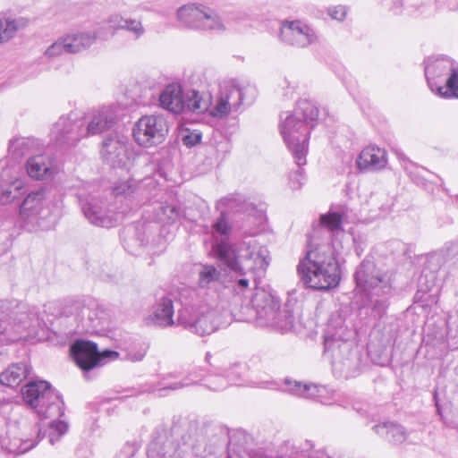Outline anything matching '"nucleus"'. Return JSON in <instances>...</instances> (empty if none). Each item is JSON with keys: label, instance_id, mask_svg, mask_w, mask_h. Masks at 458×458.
<instances>
[{"label": "nucleus", "instance_id": "nucleus-27", "mask_svg": "<svg viewBox=\"0 0 458 458\" xmlns=\"http://www.w3.org/2000/svg\"><path fill=\"white\" fill-rule=\"evenodd\" d=\"M360 170L377 171L384 168L387 163L386 152L384 148L370 145L362 149L357 160Z\"/></svg>", "mask_w": 458, "mask_h": 458}, {"label": "nucleus", "instance_id": "nucleus-44", "mask_svg": "<svg viewBox=\"0 0 458 458\" xmlns=\"http://www.w3.org/2000/svg\"><path fill=\"white\" fill-rule=\"evenodd\" d=\"M202 134L198 130H185V131L182 133V143L191 148L194 147L197 144H199L201 140Z\"/></svg>", "mask_w": 458, "mask_h": 458}, {"label": "nucleus", "instance_id": "nucleus-1", "mask_svg": "<svg viewBox=\"0 0 458 458\" xmlns=\"http://www.w3.org/2000/svg\"><path fill=\"white\" fill-rule=\"evenodd\" d=\"M344 217V210H329L320 216L318 225L314 227L306 254L297 266L301 280L307 287L327 291L338 285L340 266L330 241L332 235L341 230Z\"/></svg>", "mask_w": 458, "mask_h": 458}, {"label": "nucleus", "instance_id": "nucleus-35", "mask_svg": "<svg viewBox=\"0 0 458 458\" xmlns=\"http://www.w3.org/2000/svg\"><path fill=\"white\" fill-rule=\"evenodd\" d=\"M185 107L194 113H204L207 111L211 103V97L208 95L204 97L199 91L191 90L187 93L186 99H184Z\"/></svg>", "mask_w": 458, "mask_h": 458}, {"label": "nucleus", "instance_id": "nucleus-3", "mask_svg": "<svg viewBox=\"0 0 458 458\" xmlns=\"http://www.w3.org/2000/svg\"><path fill=\"white\" fill-rule=\"evenodd\" d=\"M213 250L216 258L222 261L231 272L238 274L241 278L235 280L233 290L241 298H246L250 293V275L256 284L257 279L264 276L268 267V250L260 245L256 239L243 241L239 252L236 253L232 245L221 241L214 244Z\"/></svg>", "mask_w": 458, "mask_h": 458}, {"label": "nucleus", "instance_id": "nucleus-46", "mask_svg": "<svg viewBox=\"0 0 458 458\" xmlns=\"http://www.w3.org/2000/svg\"><path fill=\"white\" fill-rule=\"evenodd\" d=\"M125 19L126 18L120 13H113L107 18L106 23L114 32H116L117 30L123 29Z\"/></svg>", "mask_w": 458, "mask_h": 458}, {"label": "nucleus", "instance_id": "nucleus-10", "mask_svg": "<svg viewBox=\"0 0 458 458\" xmlns=\"http://www.w3.org/2000/svg\"><path fill=\"white\" fill-rule=\"evenodd\" d=\"M250 303L260 327H270L282 333L293 327V312L288 309L280 310L279 301L271 292L256 286Z\"/></svg>", "mask_w": 458, "mask_h": 458}, {"label": "nucleus", "instance_id": "nucleus-40", "mask_svg": "<svg viewBox=\"0 0 458 458\" xmlns=\"http://www.w3.org/2000/svg\"><path fill=\"white\" fill-rule=\"evenodd\" d=\"M123 24V30L130 33L134 39H140L146 33L145 27L139 19L126 17Z\"/></svg>", "mask_w": 458, "mask_h": 458}, {"label": "nucleus", "instance_id": "nucleus-39", "mask_svg": "<svg viewBox=\"0 0 458 458\" xmlns=\"http://www.w3.org/2000/svg\"><path fill=\"white\" fill-rule=\"evenodd\" d=\"M402 165L408 175L417 184L420 183L423 177V173H428V169L416 165L415 163L410 161L408 158L402 157Z\"/></svg>", "mask_w": 458, "mask_h": 458}, {"label": "nucleus", "instance_id": "nucleus-31", "mask_svg": "<svg viewBox=\"0 0 458 458\" xmlns=\"http://www.w3.org/2000/svg\"><path fill=\"white\" fill-rule=\"evenodd\" d=\"M184 448H176L175 445L172 442L166 443L162 449L164 452H161V446L159 443L157 441H152L148 447V458H188L189 455H186V446Z\"/></svg>", "mask_w": 458, "mask_h": 458}, {"label": "nucleus", "instance_id": "nucleus-53", "mask_svg": "<svg viewBox=\"0 0 458 458\" xmlns=\"http://www.w3.org/2000/svg\"><path fill=\"white\" fill-rule=\"evenodd\" d=\"M5 340L6 341H15L16 338L15 337H7Z\"/></svg>", "mask_w": 458, "mask_h": 458}, {"label": "nucleus", "instance_id": "nucleus-52", "mask_svg": "<svg viewBox=\"0 0 458 458\" xmlns=\"http://www.w3.org/2000/svg\"><path fill=\"white\" fill-rule=\"evenodd\" d=\"M34 445H35V444L33 443V444H31L30 446H26V447H24L23 451H28V450H30V448H32Z\"/></svg>", "mask_w": 458, "mask_h": 458}, {"label": "nucleus", "instance_id": "nucleus-25", "mask_svg": "<svg viewBox=\"0 0 458 458\" xmlns=\"http://www.w3.org/2000/svg\"><path fill=\"white\" fill-rule=\"evenodd\" d=\"M26 170L30 178L43 181L54 177L58 172V166L56 161L50 156L38 154L29 157Z\"/></svg>", "mask_w": 458, "mask_h": 458}, {"label": "nucleus", "instance_id": "nucleus-48", "mask_svg": "<svg viewBox=\"0 0 458 458\" xmlns=\"http://www.w3.org/2000/svg\"><path fill=\"white\" fill-rule=\"evenodd\" d=\"M134 453L135 449L132 445H126L116 454L115 458H132Z\"/></svg>", "mask_w": 458, "mask_h": 458}, {"label": "nucleus", "instance_id": "nucleus-54", "mask_svg": "<svg viewBox=\"0 0 458 458\" xmlns=\"http://www.w3.org/2000/svg\"><path fill=\"white\" fill-rule=\"evenodd\" d=\"M247 231H249L250 233H255L254 232H252V228H250Z\"/></svg>", "mask_w": 458, "mask_h": 458}, {"label": "nucleus", "instance_id": "nucleus-11", "mask_svg": "<svg viewBox=\"0 0 458 458\" xmlns=\"http://www.w3.org/2000/svg\"><path fill=\"white\" fill-rule=\"evenodd\" d=\"M425 76L432 92L445 98H458V64L446 56L430 58Z\"/></svg>", "mask_w": 458, "mask_h": 458}, {"label": "nucleus", "instance_id": "nucleus-37", "mask_svg": "<svg viewBox=\"0 0 458 458\" xmlns=\"http://www.w3.org/2000/svg\"><path fill=\"white\" fill-rule=\"evenodd\" d=\"M181 209L174 204H161L157 208V218L165 223H174L181 217Z\"/></svg>", "mask_w": 458, "mask_h": 458}, {"label": "nucleus", "instance_id": "nucleus-8", "mask_svg": "<svg viewBox=\"0 0 458 458\" xmlns=\"http://www.w3.org/2000/svg\"><path fill=\"white\" fill-rule=\"evenodd\" d=\"M50 191L39 188L30 191L23 199L19 210V222L27 231L55 228L60 216L61 206L49 199Z\"/></svg>", "mask_w": 458, "mask_h": 458}, {"label": "nucleus", "instance_id": "nucleus-42", "mask_svg": "<svg viewBox=\"0 0 458 458\" xmlns=\"http://www.w3.org/2000/svg\"><path fill=\"white\" fill-rule=\"evenodd\" d=\"M64 53H68V48L66 47V42H64V37H62L49 46L46 49L44 55L47 58H55Z\"/></svg>", "mask_w": 458, "mask_h": 458}, {"label": "nucleus", "instance_id": "nucleus-38", "mask_svg": "<svg viewBox=\"0 0 458 458\" xmlns=\"http://www.w3.org/2000/svg\"><path fill=\"white\" fill-rule=\"evenodd\" d=\"M148 350L145 343H132L125 350L124 359L132 362H138L144 359Z\"/></svg>", "mask_w": 458, "mask_h": 458}, {"label": "nucleus", "instance_id": "nucleus-51", "mask_svg": "<svg viewBox=\"0 0 458 458\" xmlns=\"http://www.w3.org/2000/svg\"><path fill=\"white\" fill-rule=\"evenodd\" d=\"M224 145H225L224 146V152H229V150H230V143H229V141L225 140L224 141Z\"/></svg>", "mask_w": 458, "mask_h": 458}, {"label": "nucleus", "instance_id": "nucleus-30", "mask_svg": "<svg viewBox=\"0 0 458 458\" xmlns=\"http://www.w3.org/2000/svg\"><path fill=\"white\" fill-rule=\"evenodd\" d=\"M29 374L30 369L25 362L13 363L1 373L0 385L9 387L17 386Z\"/></svg>", "mask_w": 458, "mask_h": 458}, {"label": "nucleus", "instance_id": "nucleus-33", "mask_svg": "<svg viewBox=\"0 0 458 458\" xmlns=\"http://www.w3.org/2000/svg\"><path fill=\"white\" fill-rule=\"evenodd\" d=\"M377 434L394 444H401L406 439L404 428L394 422H385L373 427Z\"/></svg>", "mask_w": 458, "mask_h": 458}, {"label": "nucleus", "instance_id": "nucleus-12", "mask_svg": "<svg viewBox=\"0 0 458 458\" xmlns=\"http://www.w3.org/2000/svg\"><path fill=\"white\" fill-rule=\"evenodd\" d=\"M255 88L244 81L232 80L224 82L210 110L213 117L223 118L231 113H237L245 101H253Z\"/></svg>", "mask_w": 458, "mask_h": 458}, {"label": "nucleus", "instance_id": "nucleus-36", "mask_svg": "<svg viewBox=\"0 0 458 458\" xmlns=\"http://www.w3.org/2000/svg\"><path fill=\"white\" fill-rule=\"evenodd\" d=\"M35 140L30 138H16L10 141L9 152L15 159L33 153Z\"/></svg>", "mask_w": 458, "mask_h": 458}, {"label": "nucleus", "instance_id": "nucleus-19", "mask_svg": "<svg viewBox=\"0 0 458 458\" xmlns=\"http://www.w3.org/2000/svg\"><path fill=\"white\" fill-rule=\"evenodd\" d=\"M120 108L118 106H103L85 114L86 137L103 133L113 130L119 120Z\"/></svg>", "mask_w": 458, "mask_h": 458}, {"label": "nucleus", "instance_id": "nucleus-22", "mask_svg": "<svg viewBox=\"0 0 458 458\" xmlns=\"http://www.w3.org/2000/svg\"><path fill=\"white\" fill-rule=\"evenodd\" d=\"M100 153L104 162L112 167L125 165L128 159L125 138L117 132L106 137Z\"/></svg>", "mask_w": 458, "mask_h": 458}, {"label": "nucleus", "instance_id": "nucleus-45", "mask_svg": "<svg viewBox=\"0 0 458 458\" xmlns=\"http://www.w3.org/2000/svg\"><path fill=\"white\" fill-rule=\"evenodd\" d=\"M296 165L298 170L290 174V186L293 190L300 189L305 181L304 172L301 168L303 165H299L297 163Z\"/></svg>", "mask_w": 458, "mask_h": 458}, {"label": "nucleus", "instance_id": "nucleus-29", "mask_svg": "<svg viewBox=\"0 0 458 458\" xmlns=\"http://www.w3.org/2000/svg\"><path fill=\"white\" fill-rule=\"evenodd\" d=\"M77 317L80 320V327L81 331H96L102 327L105 324L103 312L91 309L88 306L81 307Z\"/></svg>", "mask_w": 458, "mask_h": 458}, {"label": "nucleus", "instance_id": "nucleus-55", "mask_svg": "<svg viewBox=\"0 0 458 458\" xmlns=\"http://www.w3.org/2000/svg\"><path fill=\"white\" fill-rule=\"evenodd\" d=\"M268 385L270 386H274V383H267ZM270 388H272L273 386H269Z\"/></svg>", "mask_w": 458, "mask_h": 458}, {"label": "nucleus", "instance_id": "nucleus-20", "mask_svg": "<svg viewBox=\"0 0 458 458\" xmlns=\"http://www.w3.org/2000/svg\"><path fill=\"white\" fill-rule=\"evenodd\" d=\"M224 282V274L220 266L213 264H200L198 268V288H190L199 293L201 300L216 302L217 290Z\"/></svg>", "mask_w": 458, "mask_h": 458}, {"label": "nucleus", "instance_id": "nucleus-28", "mask_svg": "<svg viewBox=\"0 0 458 458\" xmlns=\"http://www.w3.org/2000/svg\"><path fill=\"white\" fill-rule=\"evenodd\" d=\"M153 309L150 318L155 325L167 327L175 324L174 320V309L171 297L165 296L160 298Z\"/></svg>", "mask_w": 458, "mask_h": 458}, {"label": "nucleus", "instance_id": "nucleus-18", "mask_svg": "<svg viewBox=\"0 0 458 458\" xmlns=\"http://www.w3.org/2000/svg\"><path fill=\"white\" fill-rule=\"evenodd\" d=\"M205 360L210 365V370L208 377L207 386L213 391H221L229 385H236L241 379L242 366L233 364L225 368L220 366V357L211 355L207 352Z\"/></svg>", "mask_w": 458, "mask_h": 458}, {"label": "nucleus", "instance_id": "nucleus-2", "mask_svg": "<svg viewBox=\"0 0 458 458\" xmlns=\"http://www.w3.org/2000/svg\"><path fill=\"white\" fill-rule=\"evenodd\" d=\"M157 191L158 182L153 176H146L141 180L120 179L112 185V194L122 203L115 210L108 208L97 191L80 192L78 198L89 222L108 228L115 226L128 210L149 201L157 195Z\"/></svg>", "mask_w": 458, "mask_h": 458}, {"label": "nucleus", "instance_id": "nucleus-32", "mask_svg": "<svg viewBox=\"0 0 458 458\" xmlns=\"http://www.w3.org/2000/svg\"><path fill=\"white\" fill-rule=\"evenodd\" d=\"M158 231V226L152 223H141L135 228L134 238L131 239L133 242H127V247L133 251L135 245L144 246L149 243L150 240L156 236Z\"/></svg>", "mask_w": 458, "mask_h": 458}, {"label": "nucleus", "instance_id": "nucleus-34", "mask_svg": "<svg viewBox=\"0 0 458 458\" xmlns=\"http://www.w3.org/2000/svg\"><path fill=\"white\" fill-rule=\"evenodd\" d=\"M27 22L22 18H10L0 14V43H4L14 37L16 32L24 28Z\"/></svg>", "mask_w": 458, "mask_h": 458}, {"label": "nucleus", "instance_id": "nucleus-24", "mask_svg": "<svg viewBox=\"0 0 458 458\" xmlns=\"http://www.w3.org/2000/svg\"><path fill=\"white\" fill-rule=\"evenodd\" d=\"M284 385L286 386L285 392L302 398L318 399L321 403L331 405L336 403L338 400L335 396L328 398L325 395L327 389L324 386H318L315 384H302L299 381H293L285 379Z\"/></svg>", "mask_w": 458, "mask_h": 458}, {"label": "nucleus", "instance_id": "nucleus-9", "mask_svg": "<svg viewBox=\"0 0 458 458\" xmlns=\"http://www.w3.org/2000/svg\"><path fill=\"white\" fill-rule=\"evenodd\" d=\"M357 288L369 299L375 317H382L388 306L392 286L388 278L376 268L373 262L363 260L354 275Z\"/></svg>", "mask_w": 458, "mask_h": 458}, {"label": "nucleus", "instance_id": "nucleus-23", "mask_svg": "<svg viewBox=\"0 0 458 458\" xmlns=\"http://www.w3.org/2000/svg\"><path fill=\"white\" fill-rule=\"evenodd\" d=\"M104 28L97 26L91 30L72 31L64 35L68 54H79L91 47L101 38Z\"/></svg>", "mask_w": 458, "mask_h": 458}, {"label": "nucleus", "instance_id": "nucleus-49", "mask_svg": "<svg viewBox=\"0 0 458 458\" xmlns=\"http://www.w3.org/2000/svg\"><path fill=\"white\" fill-rule=\"evenodd\" d=\"M352 407L361 416H368L369 414L370 405L368 403H355Z\"/></svg>", "mask_w": 458, "mask_h": 458}, {"label": "nucleus", "instance_id": "nucleus-15", "mask_svg": "<svg viewBox=\"0 0 458 458\" xmlns=\"http://www.w3.org/2000/svg\"><path fill=\"white\" fill-rule=\"evenodd\" d=\"M177 19L184 26L197 30L223 31L225 25L220 15L203 4H189L177 10Z\"/></svg>", "mask_w": 458, "mask_h": 458}, {"label": "nucleus", "instance_id": "nucleus-21", "mask_svg": "<svg viewBox=\"0 0 458 458\" xmlns=\"http://www.w3.org/2000/svg\"><path fill=\"white\" fill-rule=\"evenodd\" d=\"M280 37L285 43L305 47L314 43L318 37L313 29L300 21H285L281 28Z\"/></svg>", "mask_w": 458, "mask_h": 458}, {"label": "nucleus", "instance_id": "nucleus-4", "mask_svg": "<svg viewBox=\"0 0 458 458\" xmlns=\"http://www.w3.org/2000/svg\"><path fill=\"white\" fill-rule=\"evenodd\" d=\"M180 303L177 324L198 335H210L228 324V312L213 301L201 300L196 290H182Z\"/></svg>", "mask_w": 458, "mask_h": 458}, {"label": "nucleus", "instance_id": "nucleus-43", "mask_svg": "<svg viewBox=\"0 0 458 458\" xmlns=\"http://www.w3.org/2000/svg\"><path fill=\"white\" fill-rule=\"evenodd\" d=\"M202 377L200 375L197 373V371L191 372L189 376L184 378L182 382L174 383L168 386H165L163 388V390L166 389H172V390H177L185 386H191L195 383H198L199 381H201Z\"/></svg>", "mask_w": 458, "mask_h": 458}, {"label": "nucleus", "instance_id": "nucleus-16", "mask_svg": "<svg viewBox=\"0 0 458 458\" xmlns=\"http://www.w3.org/2000/svg\"><path fill=\"white\" fill-rule=\"evenodd\" d=\"M168 128L161 115H144L134 124L132 135L141 147L149 148L160 144L165 138Z\"/></svg>", "mask_w": 458, "mask_h": 458}, {"label": "nucleus", "instance_id": "nucleus-41", "mask_svg": "<svg viewBox=\"0 0 458 458\" xmlns=\"http://www.w3.org/2000/svg\"><path fill=\"white\" fill-rule=\"evenodd\" d=\"M23 187V182L21 181L16 180L12 182L7 187H2L0 189V203L4 205L11 202L13 199L16 198L15 193L13 192V189L15 191H19Z\"/></svg>", "mask_w": 458, "mask_h": 458}, {"label": "nucleus", "instance_id": "nucleus-7", "mask_svg": "<svg viewBox=\"0 0 458 458\" xmlns=\"http://www.w3.org/2000/svg\"><path fill=\"white\" fill-rule=\"evenodd\" d=\"M353 331L344 324L340 315H333L324 333V354L330 359L335 369L345 377L354 376L359 358L354 352Z\"/></svg>", "mask_w": 458, "mask_h": 458}, {"label": "nucleus", "instance_id": "nucleus-47", "mask_svg": "<svg viewBox=\"0 0 458 458\" xmlns=\"http://www.w3.org/2000/svg\"><path fill=\"white\" fill-rule=\"evenodd\" d=\"M328 15L335 21H343L347 15V8L344 5H336L328 8Z\"/></svg>", "mask_w": 458, "mask_h": 458}, {"label": "nucleus", "instance_id": "nucleus-14", "mask_svg": "<svg viewBox=\"0 0 458 458\" xmlns=\"http://www.w3.org/2000/svg\"><path fill=\"white\" fill-rule=\"evenodd\" d=\"M85 124L83 112L72 111L61 115L51 129V140L62 149L74 148L81 140L86 138Z\"/></svg>", "mask_w": 458, "mask_h": 458}, {"label": "nucleus", "instance_id": "nucleus-5", "mask_svg": "<svg viewBox=\"0 0 458 458\" xmlns=\"http://www.w3.org/2000/svg\"><path fill=\"white\" fill-rule=\"evenodd\" d=\"M318 119V108L308 98L300 99L293 111L280 114L279 129L295 163L306 165L310 131Z\"/></svg>", "mask_w": 458, "mask_h": 458}, {"label": "nucleus", "instance_id": "nucleus-26", "mask_svg": "<svg viewBox=\"0 0 458 458\" xmlns=\"http://www.w3.org/2000/svg\"><path fill=\"white\" fill-rule=\"evenodd\" d=\"M159 106L173 114H180L185 108L182 89L180 83L167 84L159 94Z\"/></svg>", "mask_w": 458, "mask_h": 458}, {"label": "nucleus", "instance_id": "nucleus-13", "mask_svg": "<svg viewBox=\"0 0 458 458\" xmlns=\"http://www.w3.org/2000/svg\"><path fill=\"white\" fill-rule=\"evenodd\" d=\"M216 208L220 210V216L212 225L213 233L221 237H228L231 233L226 212H245L248 211L245 220L250 226H259L263 224L265 216L261 210H258L252 204L246 203L242 196L232 195L222 198L216 203Z\"/></svg>", "mask_w": 458, "mask_h": 458}, {"label": "nucleus", "instance_id": "nucleus-6", "mask_svg": "<svg viewBox=\"0 0 458 458\" xmlns=\"http://www.w3.org/2000/svg\"><path fill=\"white\" fill-rule=\"evenodd\" d=\"M23 400L42 419H50L45 435L51 445H55L68 430L64 415V402L55 389L47 381L30 382L22 390Z\"/></svg>", "mask_w": 458, "mask_h": 458}, {"label": "nucleus", "instance_id": "nucleus-50", "mask_svg": "<svg viewBox=\"0 0 458 458\" xmlns=\"http://www.w3.org/2000/svg\"><path fill=\"white\" fill-rule=\"evenodd\" d=\"M4 307V302L0 301V310ZM7 327L6 323L3 320V318H0V335H4L6 332Z\"/></svg>", "mask_w": 458, "mask_h": 458}, {"label": "nucleus", "instance_id": "nucleus-17", "mask_svg": "<svg viewBox=\"0 0 458 458\" xmlns=\"http://www.w3.org/2000/svg\"><path fill=\"white\" fill-rule=\"evenodd\" d=\"M71 352L78 367L84 371L85 377H88L93 369L102 366L105 359L114 360L119 356L114 351L99 352L95 343L85 340H77L72 345Z\"/></svg>", "mask_w": 458, "mask_h": 458}]
</instances>
